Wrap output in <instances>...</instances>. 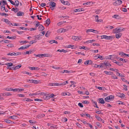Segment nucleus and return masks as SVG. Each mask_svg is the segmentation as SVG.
Masks as SVG:
<instances>
[{
  "label": "nucleus",
  "mask_w": 129,
  "mask_h": 129,
  "mask_svg": "<svg viewBox=\"0 0 129 129\" xmlns=\"http://www.w3.org/2000/svg\"><path fill=\"white\" fill-rule=\"evenodd\" d=\"M124 29V28L123 29L121 28H117L113 30L114 32V33L117 34L118 33H119V32L123 31Z\"/></svg>",
  "instance_id": "1"
},
{
  "label": "nucleus",
  "mask_w": 129,
  "mask_h": 129,
  "mask_svg": "<svg viewBox=\"0 0 129 129\" xmlns=\"http://www.w3.org/2000/svg\"><path fill=\"white\" fill-rule=\"evenodd\" d=\"M72 39L73 40L75 41H78V40H81L82 38L80 36H73Z\"/></svg>",
  "instance_id": "2"
},
{
  "label": "nucleus",
  "mask_w": 129,
  "mask_h": 129,
  "mask_svg": "<svg viewBox=\"0 0 129 129\" xmlns=\"http://www.w3.org/2000/svg\"><path fill=\"white\" fill-rule=\"evenodd\" d=\"M101 37L102 39H105L108 40H110L113 38L112 36H107L105 35L102 36Z\"/></svg>",
  "instance_id": "3"
},
{
  "label": "nucleus",
  "mask_w": 129,
  "mask_h": 129,
  "mask_svg": "<svg viewBox=\"0 0 129 129\" xmlns=\"http://www.w3.org/2000/svg\"><path fill=\"white\" fill-rule=\"evenodd\" d=\"M114 97L112 95H110L109 96H108L105 98V101L109 102V100H113L114 99Z\"/></svg>",
  "instance_id": "4"
},
{
  "label": "nucleus",
  "mask_w": 129,
  "mask_h": 129,
  "mask_svg": "<svg viewBox=\"0 0 129 129\" xmlns=\"http://www.w3.org/2000/svg\"><path fill=\"white\" fill-rule=\"evenodd\" d=\"M122 1L120 0H117L113 3V5L116 6H118L120 5L122 3Z\"/></svg>",
  "instance_id": "5"
},
{
  "label": "nucleus",
  "mask_w": 129,
  "mask_h": 129,
  "mask_svg": "<svg viewBox=\"0 0 129 129\" xmlns=\"http://www.w3.org/2000/svg\"><path fill=\"white\" fill-rule=\"evenodd\" d=\"M89 31L93 32L95 34H98V32L96 30L93 29H87L86 31V32L87 33H88V32Z\"/></svg>",
  "instance_id": "6"
},
{
  "label": "nucleus",
  "mask_w": 129,
  "mask_h": 129,
  "mask_svg": "<svg viewBox=\"0 0 129 129\" xmlns=\"http://www.w3.org/2000/svg\"><path fill=\"white\" fill-rule=\"evenodd\" d=\"M27 82H30V83H34L35 84H37L39 82L37 80H28Z\"/></svg>",
  "instance_id": "7"
},
{
  "label": "nucleus",
  "mask_w": 129,
  "mask_h": 129,
  "mask_svg": "<svg viewBox=\"0 0 129 129\" xmlns=\"http://www.w3.org/2000/svg\"><path fill=\"white\" fill-rule=\"evenodd\" d=\"M50 6H51L52 7H55L56 6V4L53 2H51L49 3Z\"/></svg>",
  "instance_id": "8"
},
{
  "label": "nucleus",
  "mask_w": 129,
  "mask_h": 129,
  "mask_svg": "<svg viewBox=\"0 0 129 129\" xmlns=\"http://www.w3.org/2000/svg\"><path fill=\"white\" fill-rule=\"evenodd\" d=\"M19 1L17 0H16L15 1V2L14 3V4H12L13 5H15V6L16 7H17L19 6Z\"/></svg>",
  "instance_id": "9"
},
{
  "label": "nucleus",
  "mask_w": 129,
  "mask_h": 129,
  "mask_svg": "<svg viewBox=\"0 0 129 129\" xmlns=\"http://www.w3.org/2000/svg\"><path fill=\"white\" fill-rule=\"evenodd\" d=\"M101 64H104L106 66H111V64H110L108 62H107L106 61H105L103 63H101Z\"/></svg>",
  "instance_id": "10"
},
{
  "label": "nucleus",
  "mask_w": 129,
  "mask_h": 129,
  "mask_svg": "<svg viewBox=\"0 0 129 129\" xmlns=\"http://www.w3.org/2000/svg\"><path fill=\"white\" fill-rule=\"evenodd\" d=\"M118 33V34H116L115 35L117 39H118L120 38L122 35V34H121V33Z\"/></svg>",
  "instance_id": "11"
},
{
  "label": "nucleus",
  "mask_w": 129,
  "mask_h": 129,
  "mask_svg": "<svg viewBox=\"0 0 129 129\" xmlns=\"http://www.w3.org/2000/svg\"><path fill=\"white\" fill-rule=\"evenodd\" d=\"M24 14V13L21 11L18 12L17 14V15L18 16H22Z\"/></svg>",
  "instance_id": "12"
},
{
  "label": "nucleus",
  "mask_w": 129,
  "mask_h": 129,
  "mask_svg": "<svg viewBox=\"0 0 129 129\" xmlns=\"http://www.w3.org/2000/svg\"><path fill=\"white\" fill-rule=\"evenodd\" d=\"M71 83L72 84L71 85H70V87H72V85L74 87H76V86L75 85L76 84V82H74V81H71Z\"/></svg>",
  "instance_id": "13"
},
{
  "label": "nucleus",
  "mask_w": 129,
  "mask_h": 129,
  "mask_svg": "<svg viewBox=\"0 0 129 129\" xmlns=\"http://www.w3.org/2000/svg\"><path fill=\"white\" fill-rule=\"evenodd\" d=\"M119 55H121L122 56H126L128 57H129V54H126L123 53V52L120 53L119 54Z\"/></svg>",
  "instance_id": "14"
},
{
  "label": "nucleus",
  "mask_w": 129,
  "mask_h": 129,
  "mask_svg": "<svg viewBox=\"0 0 129 129\" xmlns=\"http://www.w3.org/2000/svg\"><path fill=\"white\" fill-rule=\"evenodd\" d=\"M3 95L4 96L11 95H12V94L8 92H6L2 93Z\"/></svg>",
  "instance_id": "15"
},
{
  "label": "nucleus",
  "mask_w": 129,
  "mask_h": 129,
  "mask_svg": "<svg viewBox=\"0 0 129 129\" xmlns=\"http://www.w3.org/2000/svg\"><path fill=\"white\" fill-rule=\"evenodd\" d=\"M99 103L102 104H104L105 103V101L103 98H100L99 99Z\"/></svg>",
  "instance_id": "16"
},
{
  "label": "nucleus",
  "mask_w": 129,
  "mask_h": 129,
  "mask_svg": "<svg viewBox=\"0 0 129 129\" xmlns=\"http://www.w3.org/2000/svg\"><path fill=\"white\" fill-rule=\"evenodd\" d=\"M21 66V64H19L18 65L16 66L14 68H12V69H13V70H15L17 69L18 68H20Z\"/></svg>",
  "instance_id": "17"
},
{
  "label": "nucleus",
  "mask_w": 129,
  "mask_h": 129,
  "mask_svg": "<svg viewBox=\"0 0 129 129\" xmlns=\"http://www.w3.org/2000/svg\"><path fill=\"white\" fill-rule=\"evenodd\" d=\"M54 95L53 94H51L50 95H49L48 96H46V99H48V98L49 99L50 98H54Z\"/></svg>",
  "instance_id": "18"
},
{
  "label": "nucleus",
  "mask_w": 129,
  "mask_h": 129,
  "mask_svg": "<svg viewBox=\"0 0 129 129\" xmlns=\"http://www.w3.org/2000/svg\"><path fill=\"white\" fill-rule=\"evenodd\" d=\"M44 29V27L43 26L40 24L39 26V29L40 30V31H42Z\"/></svg>",
  "instance_id": "19"
},
{
  "label": "nucleus",
  "mask_w": 129,
  "mask_h": 129,
  "mask_svg": "<svg viewBox=\"0 0 129 129\" xmlns=\"http://www.w3.org/2000/svg\"><path fill=\"white\" fill-rule=\"evenodd\" d=\"M57 51H58L60 52H63L64 53H66V52H67V50H64V49H63L61 50H60V49H58Z\"/></svg>",
  "instance_id": "20"
},
{
  "label": "nucleus",
  "mask_w": 129,
  "mask_h": 129,
  "mask_svg": "<svg viewBox=\"0 0 129 129\" xmlns=\"http://www.w3.org/2000/svg\"><path fill=\"white\" fill-rule=\"evenodd\" d=\"M62 94L63 96H65L66 95H70L71 94L69 92L67 93L63 92L62 93Z\"/></svg>",
  "instance_id": "21"
},
{
  "label": "nucleus",
  "mask_w": 129,
  "mask_h": 129,
  "mask_svg": "<svg viewBox=\"0 0 129 129\" xmlns=\"http://www.w3.org/2000/svg\"><path fill=\"white\" fill-rule=\"evenodd\" d=\"M83 11L82 9H76L74 10V12H80Z\"/></svg>",
  "instance_id": "22"
},
{
  "label": "nucleus",
  "mask_w": 129,
  "mask_h": 129,
  "mask_svg": "<svg viewBox=\"0 0 129 129\" xmlns=\"http://www.w3.org/2000/svg\"><path fill=\"white\" fill-rule=\"evenodd\" d=\"M113 18H114L117 19H119L120 18V17L117 15H115L112 16Z\"/></svg>",
  "instance_id": "23"
},
{
  "label": "nucleus",
  "mask_w": 129,
  "mask_h": 129,
  "mask_svg": "<svg viewBox=\"0 0 129 129\" xmlns=\"http://www.w3.org/2000/svg\"><path fill=\"white\" fill-rule=\"evenodd\" d=\"M118 72H118H116L117 73L116 74L117 75L122 77H124V75L119 73Z\"/></svg>",
  "instance_id": "24"
},
{
  "label": "nucleus",
  "mask_w": 129,
  "mask_h": 129,
  "mask_svg": "<svg viewBox=\"0 0 129 129\" xmlns=\"http://www.w3.org/2000/svg\"><path fill=\"white\" fill-rule=\"evenodd\" d=\"M16 38V37L15 36H13L12 37H10L9 36H8L7 37V38H8L10 39H15Z\"/></svg>",
  "instance_id": "25"
},
{
  "label": "nucleus",
  "mask_w": 129,
  "mask_h": 129,
  "mask_svg": "<svg viewBox=\"0 0 129 129\" xmlns=\"http://www.w3.org/2000/svg\"><path fill=\"white\" fill-rule=\"evenodd\" d=\"M46 23L48 25L50 23V21L49 19H47V20L46 21Z\"/></svg>",
  "instance_id": "26"
},
{
  "label": "nucleus",
  "mask_w": 129,
  "mask_h": 129,
  "mask_svg": "<svg viewBox=\"0 0 129 129\" xmlns=\"http://www.w3.org/2000/svg\"><path fill=\"white\" fill-rule=\"evenodd\" d=\"M17 8V7H16V9H15L14 8H13L12 9V10L14 11L15 13H16L18 11V9Z\"/></svg>",
  "instance_id": "27"
},
{
  "label": "nucleus",
  "mask_w": 129,
  "mask_h": 129,
  "mask_svg": "<svg viewBox=\"0 0 129 129\" xmlns=\"http://www.w3.org/2000/svg\"><path fill=\"white\" fill-rule=\"evenodd\" d=\"M64 72L63 73H71L73 72L72 71H68L67 70H64L63 71Z\"/></svg>",
  "instance_id": "28"
},
{
  "label": "nucleus",
  "mask_w": 129,
  "mask_h": 129,
  "mask_svg": "<svg viewBox=\"0 0 129 129\" xmlns=\"http://www.w3.org/2000/svg\"><path fill=\"white\" fill-rule=\"evenodd\" d=\"M81 48H80V49H83L85 50H88V48L85 47L84 46H83L82 47H81Z\"/></svg>",
  "instance_id": "29"
},
{
  "label": "nucleus",
  "mask_w": 129,
  "mask_h": 129,
  "mask_svg": "<svg viewBox=\"0 0 129 129\" xmlns=\"http://www.w3.org/2000/svg\"><path fill=\"white\" fill-rule=\"evenodd\" d=\"M4 121L5 122L9 124H11L12 122L10 120L8 119H5Z\"/></svg>",
  "instance_id": "30"
},
{
  "label": "nucleus",
  "mask_w": 129,
  "mask_h": 129,
  "mask_svg": "<svg viewBox=\"0 0 129 129\" xmlns=\"http://www.w3.org/2000/svg\"><path fill=\"white\" fill-rule=\"evenodd\" d=\"M29 69L30 70H37V68H38L37 67V68H36V67H29Z\"/></svg>",
  "instance_id": "31"
},
{
  "label": "nucleus",
  "mask_w": 129,
  "mask_h": 129,
  "mask_svg": "<svg viewBox=\"0 0 129 129\" xmlns=\"http://www.w3.org/2000/svg\"><path fill=\"white\" fill-rule=\"evenodd\" d=\"M26 49V47L25 46H22L18 48L19 50H20V49Z\"/></svg>",
  "instance_id": "32"
},
{
  "label": "nucleus",
  "mask_w": 129,
  "mask_h": 129,
  "mask_svg": "<svg viewBox=\"0 0 129 129\" xmlns=\"http://www.w3.org/2000/svg\"><path fill=\"white\" fill-rule=\"evenodd\" d=\"M17 116L15 115L13 116H11L9 117L10 118L12 119H16V118Z\"/></svg>",
  "instance_id": "33"
},
{
  "label": "nucleus",
  "mask_w": 129,
  "mask_h": 129,
  "mask_svg": "<svg viewBox=\"0 0 129 129\" xmlns=\"http://www.w3.org/2000/svg\"><path fill=\"white\" fill-rule=\"evenodd\" d=\"M104 72L107 75H111V74L112 73L111 72H108L107 71H105Z\"/></svg>",
  "instance_id": "34"
},
{
  "label": "nucleus",
  "mask_w": 129,
  "mask_h": 129,
  "mask_svg": "<svg viewBox=\"0 0 129 129\" xmlns=\"http://www.w3.org/2000/svg\"><path fill=\"white\" fill-rule=\"evenodd\" d=\"M44 93L43 92H41V93H39L38 92H36L35 93V95H37L40 94V95H43Z\"/></svg>",
  "instance_id": "35"
},
{
  "label": "nucleus",
  "mask_w": 129,
  "mask_h": 129,
  "mask_svg": "<svg viewBox=\"0 0 129 129\" xmlns=\"http://www.w3.org/2000/svg\"><path fill=\"white\" fill-rule=\"evenodd\" d=\"M114 62L117 64L119 66H121L122 65V63L121 62H119L118 61H116L115 62Z\"/></svg>",
  "instance_id": "36"
},
{
  "label": "nucleus",
  "mask_w": 129,
  "mask_h": 129,
  "mask_svg": "<svg viewBox=\"0 0 129 129\" xmlns=\"http://www.w3.org/2000/svg\"><path fill=\"white\" fill-rule=\"evenodd\" d=\"M95 117L98 120L100 121H101V120H102V119L99 117L97 116H95Z\"/></svg>",
  "instance_id": "37"
},
{
  "label": "nucleus",
  "mask_w": 129,
  "mask_h": 129,
  "mask_svg": "<svg viewBox=\"0 0 129 129\" xmlns=\"http://www.w3.org/2000/svg\"><path fill=\"white\" fill-rule=\"evenodd\" d=\"M92 3V2H88L86 3H84L83 4V5H90V4Z\"/></svg>",
  "instance_id": "38"
},
{
  "label": "nucleus",
  "mask_w": 129,
  "mask_h": 129,
  "mask_svg": "<svg viewBox=\"0 0 129 129\" xmlns=\"http://www.w3.org/2000/svg\"><path fill=\"white\" fill-rule=\"evenodd\" d=\"M41 36L40 35H37V36H35V39H37L38 40L39 39V38Z\"/></svg>",
  "instance_id": "39"
},
{
  "label": "nucleus",
  "mask_w": 129,
  "mask_h": 129,
  "mask_svg": "<svg viewBox=\"0 0 129 129\" xmlns=\"http://www.w3.org/2000/svg\"><path fill=\"white\" fill-rule=\"evenodd\" d=\"M50 33V32L49 31H48L45 35V36L47 37H48Z\"/></svg>",
  "instance_id": "40"
},
{
  "label": "nucleus",
  "mask_w": 129,
  "mask_h": 129,
  "mask_svg": "<svg viewBox=\"0 0 129 129\" xmlns=\"http://www.w3.org/2000/svg\"><path fill=\"white\" fill-rule=\"evenodd\" d=\"M22 73L24 74H27L28 75H30L31 74V73H30L27 72L26 71H23L22 72Z\"/></svg>",
  "instance_id": "41"
},
{
  "label": "nucleus",
  "mask_w": 129,
  "mask_h": 129,
  "mask_svg": "<svg viewBox=\"0 0 129 129\" xmlns=\"http://www.w3.org/2000/svg\"><path fill=\"white\" fill-rule=\"evenodd\" d=\"M1 9L2 11H3V10H5V7L4 5L1 6Z\"/></svg>",
  "instance_id": "42"
},
{
  "label": "nucleus",
  "mask_w": 129,
  "mask_h": 129,
  "mask_svg": "<svg viewBox=\"0 0 129 129\" xmlns=\"http://www.w3.org/2000/svg\"><path fill=\"white\" fill-rule=\"evenodd\" d=\"M24 100H24V101H33V100H32L31 99H30L29 98H26V99H24Z\"/></svg>",
  "instance_id": "43"
},
{
  "label": "nucleus",
  "mask_w": 129,
  "mask_h": 129,
  "mask_svg": "<svg viewBox=\"0 0 129 129\" xmlns=\"http://www.w3.org/2000/svg\"><path fill=\"white\" fill-rule=\"evenodd\" d=\"M7 55H11L12 56L13 55V52H10L9 53H8L7 54Z\"/></svg>",
  "instance_id": "44"
},
{
  "label": "nucleus",
  "mask_w": 129,
  "mask_h": 129,
  "mask_svg": "<svg viewBox=\"0 0 129 129\" xmlns=\"http://www.w3.org/2000/svg\"><path fill=\"white\" fill-rule=\"evenodd\" d=\"M33 52V51H26V52L25 54H30L31 53H32Z\"/></svg>",
  "instance_id": "45"
},
{
  "label": "nucleus",
  "mask_w": 129,
  "mask_h": 129,
  "mask_svg": "<svg viewBox=\"0 0 129 129\" xmlns=\"http://www.w3.org/2000/svg\"><path fill=\"white\" fill-rule=\"evenodd\" d=\"M110 70H111L113 71H115L116 72H117L118 71V70L117 69H112V68H110Z\"/></svg>",
  "instance_id": "46"
},
{
  "label": "nucleus",
  "mask_w": 129,
  "mask_h": 129,
  "mask_svg": "<svg viewBox=\"0 0 129 129\" xmlns=\"http://www.w3.org/2000/svg\"><path fill=\"white\" fill-rule=\"evenodd\" d=\"M4 21L6 23H9L10 22V21H9L8 19H4Z\"/></svg>",
  "instance_id": "47"
},
{
  "label": "nucleus",
  "mask_w": 129,
  "mask_h": 129,
  "mask_svg": "<svg viewBox=\"0 0 129 129\" xmlns=\"http://www.w3.org/2000/svg\"><path fill=\"white\" fill-rule=\"evenodd\" d=\"M61 2L64 5H66V3H67V2H65L63 0H60Z\"/></svg>",
  "instance_id": "48"
},
{
  "label": "nucleus",
  "mask_w": 129,
  "mask_h": 129,
  "mask_svg": "<svg viewBox=\"0 0 129 129\" xmlns=\"http://www.w3.org/2000/svg\"><path fill=\"white\" fill-rule=\"evenodd\" d=\"M78 106L81 108L83 107V106L82 104L81 103H79L78 104Z\"/></svg>",
  "instance_id": "49"
},
{
  "label": "nucleus",
  "mask_w": 129,
  "mask_h": 129,
  "mask_svg": "<svg viewBox=\"0 0 129 129\" xmlns=\"http://www.w3.org/2000/svg\"><path fill=\"white\" fill-rule=\"evenodd\" d=\"M57 32L58 33H60L62 32V28H60L58 29L57 31Z\"/></svg>",
  "instance_id": "50"
},
{
  "label": "nucleus",
  "mask_w": 129,
  "mask_h": 129,
  "mask_svg": "<svg viewBox=\"0 0 129 129\" xmlns=\"http://www.w3.org/2000/svg\"><path fill=\"white\" fill-rule=\"evenodd\" d=\"M17 95L18 96L20 97H24V95L22 94H18Z\"/></svg>",
  "instance_id": "51"
},
{
  "label": "nucleus",
  "mask_w": 129,
  "mask_h": 129,
  "mask_svg": "<svg viewBox=\"0 0 129 129\" xmlns=\"http://www.w3.org/2000/svg\"><path fill=\"white\" fill-rule=\"evenodd\" d=\"M28 41H21L20 42V43H27L28 42Z\"/></svg>",
  "instance_id": "52"
},
{
  "label": "nucleus",
  "mask_w": 129,
  "mask_h": 129,
  "mask_svg": "<svg viewBox=\"0 0 129 129\" xmlns=\"http://www.w3.org/2000/svg\"><path fill=\"white\" fill-rule=\"evenodd\" d=\"M21 29H22L23 30H26L27 29L28 30H29V29H28L27 28H25V27H20Z\"/></svg>",
  "instance_id": "53"
},
{
  "label": "nucleus",
  "mask_w": 129,
  "mask_h": 129,
  "mask_svg": "<svg viewBox=\"0 0 129 129\" xmlns=\"http://www.w3.org/2000/svg\"><path fill=\"white\" fill-rule=\"evenodd\" d=\"M96 125L100 127H101V126L100 125V123L99 122H97L96 123Z\"/></svg>",
  "instance_id": "54"
},
{
  "label": "nucleus",
  "mask_w": 129,
  "mask_h": 129,
  "mask_svg": "<svg viewBox=\"0 0 129 129\" xmlns=\"http://www.w3.org/2000/svg\"><path fill=\"white\" fill-rule=\"evenodd\" d=\"M3 41L5 43H9V40H2V42Z\"/></svg>",
  "instance_id": "55"
},
{
  "label": "nucleus",
  "mask_w": 129,
  "mask_h": 129,
  "mask_svg": "<svg viewBox=\"0 0 129 129\" xmlns=\"http://www.w3.org/2000/svg\"><path fill=\"white\" fill-rule=\"evenodd\" d=\"M90 61V60H88L87 61H86L84 63L85 64H89V61Z\"/></svg>",
  "instance_id": "56"
},
{
  "label": "nucleus",
  "mask_w": 129,
  "mask_h": 129,
  "mask_svg": "<svg viewBox=\"0 0 129 129\" xmlns=\"http://www.w3.org/2000/svg\"><path fill=\"white\" fill-rule=\"evenodd\" d=\"M52 68L56 69H59L60 68V67H57L53 66H52Z\"/></svg>",
  "instance_id": "57"
},
{
  "label": "nucleus",
  "mask_w": 129,
  "mask_h": 129,
  "mask_svg": "<svg viewBox=\"0 0 129 129\" xmlns=\"http://www.w3.org/2000/svg\"><path fill=\"white\" fill-rule=\"evenodd\" d=\"M122 10L124 12H126L127 11V9L125 8H123L122 9Z\"/></svg>",
  "instance_id": "58"
},
{
  "label": "nucleus",
  "mask_w": 129,
  "mask_h": 129,
  "mask_svg": "<svg viewBox=\"0 0 129 129\" xmlns=\"http://www.w3.org/2000/svg\"><path fill=\"white\" fill-rule=\"evenodd\" d=\"M99 54H97V55H96V56H94V58H95V59H97L99 58H100V57H99Z\"/></svg>",
  "instance_id": "59"
},
{
  "label": "nucleus",
  "mask_w": 129,
  "mask_h": 129,
  "mask_svg": "<svg viewBox=\"0 0 129 129\" xmlns=\"http://www.w3.org/2000/svg\"><path fill=\"white\" fill-rule=\"evenodd\" d=\"M3 4L4 5H7V3L6 1H3Z\"/></svg>",
  "instance_id": "60"
},
{
  "label": "nucleus",
  "mask_w": 129,
  "mask_h": 129,
  "mask_svg": "<svg viewBox=\"0 0 129 129\" xmlns=\"http://www.w3.org/2000/svg\"><path fill=\"white\" fill-rule=\"evenodd\" d=\"M82 103H84V104H88L89 103V102L88 101H84Z\"/></svg>",
  "instance_id": "61"
},
{
  "label": "nucleus",
  "mask_w": 129,
  "mask_h": 129,
  "mask_svg": "<svg viewBox=\"0 0 129 129\" xmlns=\"http://www.w3.org/2000/svg\"><path fill=\"white\" fill-rule=\"evenodd\" d=\"M92 45L93 46L96 45V46H100V44H99L95 43H93Z\"/></svg>",
  "instance_id": "62"
},
{
  "label": "nucleus",
  "mask_w": 129,
  "mask_h": 129,
  "mask_svg": "<svg viewBox=\"0 0 129 129\" xmlns=\"http://www.w3.org/2000/svg\"><path fill=\"white\" fill-rule=\"evenodd\" d=\"M62 84L61 83H55V85L57 86H60L62 85Z\"/></svg>",
  "instance_id": "63"
},
{
  "label": "nucleus",
  "mask_w": 129,
  "mask_h": 129,
  "mask_svg": "<svg viewBox=\"0 0 129 129\" xmlns=\"http://www.w3.org/2000/svg\"><path fill=\"white\" fill-rule=\"evenodd\" d=\"M55 39L56 40H57V39L60 40V39H62V38L61 37L58 36V37H56L55 38Z\"/></svg>",
  "instance_id": "64"
}]
</instances>
